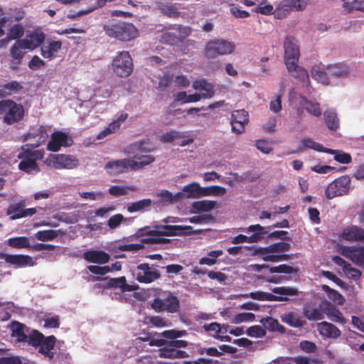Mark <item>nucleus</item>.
Segmentation results:
<instances>
[{
    "mask_svg": "<svg viewBox=\"0 0 364 364\" xmlns=\"http://www.w3.org/2000/svg\"><path fill=\"white\" fill-rule=\"evenodd\" d=\"M29 146V144L21 146V150L18 154V158L21 160L18 168L26 173L35 174L40 171L36 161L43 158L45 151L43 149L33 150Z\"/></svg>",
    "mask_w": 364,
    "mask_h": 364,
    "instance_id": "nucleus-1",
    "label": "nucleus"
},
{
    "mask_svg": "<svg viewBox=\"0 0 364 364\" xmlns=\"http://www.w3.org/2000/svg\"><path fill=\"white\" fill-rule=\"evenodd\" d=\"M105 34L112 38L120 41L127 42L136 38L139 31L132 23L126 21H117L105 25Z\"/></svg>",
    "mask_w": 364,
    "mask_h": 364,
    "instance_id": "nucleus-2",
    "label": "nucleus"
},
{
    "mask_svg": "<svg viewBox=\"0 0 364 364\" xmlns=\"http://www.w3.org/2000/svg\"><path fill=\"white\" fill-rule=\"evenodd\" d=\"M290 248L289 243L279 242L265 247L255 248L253 255L259 256L265 262H279L292 258V255L282 254Z\"/></svg>",
    "mask_w": 364,
    "mask_h": 364,
    "instance_id": "nucleus-3",
    "label": "nucleus"
},
{
    "mask_svg": "<svg viewBox=\"0 0 364 364\" xmlns=\"http://www.w3.org/2000/svg\"><path fill=\"white\" fill-rule=\"evenodd\" d=\"M0 116L6 124L11 125L23 119L24 108L14 100H3L0 101Z\"/></svg>",
    "mask_w": 364,
    "mask_h": 364,
    "instance_id": "nucleus-4",
    "label": "nucleus"
},
{
    "mask_svg": "<svg viewBox=\"0 0 364 364\" xmlns=\"http://www.w3.org/2000/svg\"><path fill=\"white\" fill-rule=\"evenodd\" d=\"M235 49V44L224 39L214 38L208 41L204 48V56L207 59H215L220 55L230 54Z\"/></svg>",
    "mask_w": 364,
    "mask_h": 364,
    "instance_id": "nucleus-5",
    "label": "nucleus"
},
{
    "mask_svg": "<svg viewBox=\"0 0 364 364\" xmlns=\"http://www.w3.org/2000/svg\"><path fill=\"white\" fill-rule=\"evenodd\" d=\"M284 60L287 69L291 70L295 68L300 57L299 48L296 39L292 36H287L284 41Z\"/></svg>",
    "mask_w": 364,
    "mask_h": 364,
    "instance_id": "nucleus-6",
    "label": "nucleus"
},
{
    "mask_svg": "<svg viewBox=\"0 0 364 364\" xmlns=\"http://www.w3.org/2000/svg\"><path fill=\"white\" fill-rule=\"evenodd\" d=\"M114 72L121 77H128L133 70L132 59L128 51L117 53L112 61Z\"/></svg>",
    "mask_w": 364,
    "mask_h": 364,
    "instance_id": "nucleus-7",
    "label": "nucleus"
},
{
    "mask_svg": "<svg viewBox=\"0 0 364 364\" xmlns=\"http://www.w3.org/2000/svg\"><path fill=\"white\" fill-rule=\"evenodd\" d=\"M46 164L55 169H73L79 165V161L71 155L50 154L46 160Z\"/></svg>",
    "mask_w": 364,
    "mask_h": 364,
    "instance_id": "nucleus-8",
    "label": "nucleus"
},
{
    "mask_svg": "<svg viewBox=\"0 0 364 364\" xmlns=\"http://www.w3.org/2000/svg\"><path fill=\"white\" fill-rule=\"evenodd\" d=\"M350 178L348 175L335 179L327 186L325 191L326 197L332 199L347 194L350 190Z\"/></svg>",
    "mask_w": 364,
    "mask_h": 364,
    "instance_id": "nucleus-9",
    "label": "nucleus"
},
{
    "mask_svg": "<svg viewBox=\"0 0 364 364\" xmlns=\"http://www.w3.org/2000/svg\"><path fill=\"white\" fill-rule=\"evenodd\" d=\"M151 306L156 312L166 311L173 314L179 310L180 303L176 296L169 293L164 299L155 298Z\"/></svg>",
    "mask_w": 364,
    "mask_h": 364,
    "instance_id": "nucleus-10",
    "label": "nucleus"
},
{
    "mask_svg": "<svg viewBox=\"0 0 364 364\" xmlns=\"http://www.w3.org/2000/svg\"><path fill=\"white\" fill-rule=\"evenodd\" d=\"M156 232L162 236L187 235L194 233L191 226H182L176 225H156Z\"/></svg>",
    "mask_w": 364,
    "mask_h": 364,
    "instance_id": "nucleus-11",
    "label": "nucleus"
},
{
    "mask_svg": "<svg viewBox=\"0 0 364 364\" xmlns=\"http://www.w3.org/2000/svg\"><path fill=\"white\" fill-rule=\"evenodd\" d=\"M160 272L152 269L148 263H142L136 267V279L140 283H151L160 277Z\"/></svg>",
    "mask_w": 364,
    "mask_h": 364,
    "instance_id": "nucleus-12",
    "label": "nucleus"
},
{
    "mask_svg": "<svg viewBox=\"0 0 364 364\" xmlns=\"http://www.w3.org/2000/svg\"><path fill=\"white\" fill-rule=\"evenodd\" d=\"M0 259H4L6 263L14 265L16 268H21L33 265V259L29 255H9L4 252H0Z\"/></svg>",
    "mask_w": 364,
    "mask_h": 364,
    "instance_id": "nucleus-13",
    "label": "nucleus"
},
{
    "mask_svg": "<svg viewBox=\"0 0 364 364\" xmlns=\"http://www.w3.org/2000/svg\"><path fill=\"white\" fill-rule=\"evenodd\" d=\"M71 144L72 140L69 139L65 133L57 131L52 134L51 139L47 144V149L56 152L60 150L61 146H70Z\"/></svg>",
    "mask_w": 364,
    "mask_h": 364,
    "instance_id": "nucleus-14",
    "label": "nucleus"
},
{
    "mask_svg": "<svg viewBox=\"0 0 364 364\" xmlns=\"http://www.w3.org/2000/svg\"><path fill=\"white\" fill-rule=\"evenodd\" d=\"M24 206L23 202L10 204L7 209L6 214L7 215H10L11 220H16L27 216H32L36 213V208H24Z\"/></svg>",
    "mask_w": 364,
    "mask_h": 364,
    "instance_id": "nucleus-15",
    "label": "nucleus"
},
{
    "mask_svg": "<svg viewBox=\"0 0 364 364\" xmlns=\"http://www.w3.org/2000/svg\"><path fill=\"white\" fill-rule=\"evenodd\" d=\"M27 48L23 45L21 40L17 41L12 46L10 49V55L12 58L10 68L12 70H17L22 63V60L26 53L25 50Z\"/></svg>",
    "mask_w": 364,
    "mask_h": 364,
    "instance_id": "nucleus-16",
    "label": "nucleus"
},
{
    "mask_svg": "<svg viewBox=\"0 0 364 364\" xmlns=\"http://www.w3.org/2000/svg\"><path fill=\"white\" fill-rule=\"evenodd\" d=\"M82 257L89 263L98 264L100 265L107 264L111 258L108 253L101 250H87L83 253Z\"/></svg>",
    "mask_w": 364,
    "mask_h": 364,
    "instance_id": "nucleus-17",
    "label": "nucleus"
},
{
    "mask_svg": "<svg viewBox=\"0 0 364 364\" xmlns=\"http://www.w3.org/2000/svg\"><path fill=\"white\" fill-rule=\"evenodd\" d=\"M341 254L358 266L364 265V247H344Z\"/></svg>",
    "mask_w": 364,
    "mask_h": 364,
    "instance_id": "nucleus-18",
    "label": "nucleus"
},
{
    "mask_svg": "<svg viewBox=\"0 0 364 364\" xmlns=\"http://www.w3.org/2000/svg\"><path fill=\"white\" fill-rule=\"evenodd\" d=\"M108 280L106 287L108 288H119L122 293L127 291H132L136 288L135 286L127 283V279L124 276L118 278H109L108 277H97L95 280Z\"/></svg>",
    "mask_w": 364,
    "mask_h": 364,
    "instance_id": "nucleus-19",
    "label": "nucleus"
},
{
    "mask_svg": "<svg viewBox=\"0 0 364 364\" xmlns=\"http://www.w3.org/2000/svg\"><path fill=\"white\" fill-rule=\"evenodd\" d=\"M45 39L46 35L43 32L35 31L28 36V38L22 39L21 42L28 50H33L41 46Z\"/></svg>",
    "mask_w": 364,
    "mask_h": 364,
    "instance_id": "nucleus-20",
    "label": "nucleus"
},
{
    "mask_svg": "<svg viewBox=\"0 0 364 364\" xmlns=\"http://www.w3.org/2000/svg\"><path fill=\"white\" fill-rule=\"evenodd\" d=\"M307 2L304 0H283L277 9V14L280 11L289 13L291 11H303L306 9Z\"/></svg>",
    "mask_w": 364,
    "mask_h": 364,
    "instance_id": "nucleus-21",
    "label": "nucleus"
},
{
    "mask_svg": "<svg viewBox=\"0 0 364 364\" xmlns=\"http://www.w3.org/2000/svg\"><path fill=\"white\" fill-rule=\"evenodd\" d=\"M317 330L321 336L327 338H338L341 335V331L336 326L327 321L318 323Z\"/></svg>",
    "mask_w": 364,
    "mask_h": 364,
    "instance_id": "nucleus-22",
    "label": "nucleus"
},
{
    "mask_svg": "<svg viewBox=\"0 0 364 364\" xmlns=\"http://www.w3.org/2000/svg\"><path fill=\"white\" fill-rule=\"evenodd\" d=\"M270 229V226L263 227L259 224L252 225L246 228V232H253L250 237V243H255L261 241L262 239L265 238V235H268L269 231Z\"/></svg>",
    "mask_w": 364,
    "mask_h": 364,
    "instance_id": "nucleus-23",
    "label": "nucleus"
},
{
    "mask_svg": "<svg viewBox=\"0 0 364 364\" xmlns=\"http://www.w3.org/2000/svg\"><path fill=\"white\" fill-rule=\"evenodd\" d=\"M61 48L62 42L60 41L48 40L46 44L41 48V55L44 58L52 59Z\"/></svg>",
    "mask_w": 364,
    "mask_h": 364,
    "instance_id": "nucleus-24",
    "label": "nucleus"
},
{
    "mask_svg": "<svg viewBox=\"0 0 364 364\" xmlns=\"http://www.w3.org/2000/svg\"><path fill=\"white\" fill-rule=\"evenodd\" d=\"M157 10L163 15L168 18H178L181 15V11L176 6V4L169 2H156Z\"/></svg>",
    "mask_w": 364,
    "mask_h": 364,
    "instance_id": "nucleus-25",
    "label": "nucleus"
},
{
    "mask_svg": "<svg viewBox=\"0 0 364 364\" xmlns=\"http://www.w3.org/2000/svg\"><path fill=\"white\" fill-rule=\"evenodd\" d=\"M341 237L348 241L355 240L364 242V229L357 226L344 228L341 232Z\"/></svg>",
    "mask_w": 364,
    "mask_h": 364,
    "instance_id": "nucleus-26",
    "label": "nucleus"
},
{
    "mask_svg": "<svg viewBox=\"0 0 364 364\" xmlns=\"http://www.w3.org/2000/svg\"><path fill=\"white\" fill-rule=\"evenodd\" d=\"M128 117L127 113L121 114L119 117L112 122L109 125L100 132L97 136V139H102L110 134L115 133L119 129L122 123H123Z\"/></svg>",
    "mask_w": 364,
    "mask_h": 364,
    "instance_id": "nucleus-27",
    "label": "nucleus"
},
{
    "mask_svg": "<svg viewBox=\"0 0 364 364\" xmlns=\"http://www.w3.org/2000/svg\"><path fill=\"white\" fill-rule=\"evenodd\" d=\"M143 230H139L140 235H146V237H144L141 240V244H167L170 243L171 240L167 238H164L159 235V233L156 232V229L154 230H149L146 233L141 232Z\"/></svg>",
    "mask_w": 364,
    "mask_h": 364,
    "instance_id": "nucleus-28",
    "label": "nucleus"
},
{
    "mask_svg": "<svg viewBox=\"0 0 364 364\" xmlns=\"http://www.w3.org/2000/svg\"><path fill=\"white\" fill-rule=\"evenodd\" d=\"M55 343L56 338L54 336H45L43 341L39 347L38 352L45 357L53 359L54 353L52 350L55 348Z\"/></svg>",
    "mask_w": 364,
    "mask_h": 364,
    "instance_id": "nucleus-29",
    "label": "nucleus"
},
{
    "mask_svg": "<svg viewBox=\"0 0 364 364\" xmlns=\"http://www.w3.org/2000/svg\"><path fill=\"white\" fill-rule=\"evenodd\" d=\"M193 87L197 90H203L205 92L200 94L202 98H211L215 94L214 86L205 80H196L193 83Z\"/></svg>",
    "mask_w": 364,
    "mask_h": 364,
    "instance_id": "nucleus-30",
    "label": "nucleus"
},
{
    "mask_svg": "<svg viewBox=\"0 0 364 364\" xmlns=\"http://www.w3.org/2000/svg\"><path fill=\"white\" fill-rule=\"evenodd\" d=\"M249 296L252 299L258 301H287L289 300L286 296H279L271 293H266L261 291L250 292Z\"/></svg>",
    "mask_w": 364,
    "mask_h": 364,
    "instance_id": "nucleus-31",
    "label": "nucleus"
},
{
    "mask_svg": "<svg viewBox=\"0 0 364 364\" xmlns=\"http://www.w3.org/2000/svg\"><path fill=\"white\" fill-rule=\"evenodd\" d=\"M323 314L333 322L343 324L346 322L343 314L333 305L328 304L323 309Z\"/></svg>",
    "mask_w": 364,
    "mask_h": 364,
    "instance_id": "nucleus-32",
    "label": "nucleus"
},
{
    "mask_svg": "<svg viewBox=\"0 0 364 364\" xmlns=\"http://www.w3.org/2000/svg\"><path fill=\"white\" fill-rule=\"evenodd\" d=\"M303 314L309 321H318L323 318V311L309 304L304 306Z\"/></svg>",
    "mask_w": 364,
    "mask_h": 364,
    "instance_id": "nucleus-33",
    "label": "nucleus"
},
{
    "mask_svg": "<svg viewBox=\"0 0 364 364\" xmlns=\"http://www.w3.org/2000/svg\"><path fill=\"white\" fill-rule=\"evenodd\" d=\"M106 169H109V173L113 175L124 173L127 171L126 159L109 161L105 165Z\"/></svg>",
    "mask_w": 364,
    "mask_h": 364,
    "instance_id": "nucleus-34",
    "label": "nucleus"
},
{
    "mask_svg": "<svg viewBox=\"0 0 364 364\" xmlns=\"http://www.w3.org/2000/svg\"><path fill=\"white\" fill-rule=\"evenodd\" d=\"M281 319L282 322L294 328L302 327L305 323V321L301 319L298 315L293 311L284 314L282 315Z\"/></svg>",
    "mask_w": 364,
    "mask_h": 364,
    "instance_id": "nucleus-35",
    "label": "nucleus"
},
{
    "mask_svg": "<svg viewBox=\"0 0 364 364\" xmlns=\"http://www.w3.org/2000/svg\"><path fill=\"white\" fill-rule=\"evenodd\" d=\"M11 336L16 337L19 342H26L28 336L25 333L26 326L18 321H12L10 325Z\"/></svg>",
    "mask_w": 364,
    "mask_h": 364,
    "instance_id": "nucleus-36",
    "label": "nucleus"
},
{
    "mask_svg": "<svg viewBox=\"0 0 364 364\" xmlns=\"http://www.w3.org/2000/svg\"><path fill=\"white\" fill-rule=\"evenodd\" d=\"M325 123L327 127L336 131L339 127V119L336 112L333 109H327L323 113Z\"/></svg>",
    "mask_w": 364,
    "mask_h": 364,
    "instance_id": "nucleus-37",
    "label": "nucleus"
},
{
    "mask_svg": "<svg viewBox=\"0 0 364 364\" xmlns=\"http://www.w3.org/2000/svg\"><path fill=\"white\" fill-rule=\"evenodd\" d=\"M6 243L8 246L14 249H23L30 247V239L26 236L9 238L6 241Z\"/></svg>",
    "mask_w": 364,
    "mask_h": 364,
    "instance_id": "nucleus-38",
    "label": "nucleus"
},
{
    "mask_svg": "<svg viewBox=\"0 0 364 364\" xmlns=\"http://www.w3.org/2000/svg\"><path fill=\"white\" fill-rule=\"evenodd\" d=\"M288 71L291 73V76L301 82L303 86H308L309 85L310 80L307 70L301 67H299L298 64H295L294 69Z\"/></svg>",
    "mask_w": 364,
    "mask_h": 364,
    "instance_id": "nucleus-39",
    "label": "nucleus"
},
{
    "mask_svg": "<svg viewBox=\"0 0 364 364\" xmlns=\"http://www.w3.org/2000/svg\"><path fill=\"white\" fill-rule=\"evenodd\" d=\"M324 153L333 154L334 156V160L340 164H348L352 161V157L350 154L341 150L326 148V149L324 150Z\"/></svg>",
    "mask_w": 364,
    "mask_h": 364,
    "instance_id": "nucleus-40",
    "label": "nucleus"
},
{
    "mask_svg": "<svg viewBox=\"0 0 364 364\" xmlns=\"http://www.w3.org/2000/svg\"><path fill=\"white\" fill-rule=\"evenodd\" d=\"M182 191L188 198H198L201 197L202 187L198 183L193 182L186 185Z\"/></svg>",
    "mask_w": 364,
    "mask_h": 364,
    "instance_id": "nucleus-41",
    "label": "nucleus"
},
{
    "mask_svg": "<svg viewBox=\"0 0 364 364\" xmlns=\"http://www.w3.org/2000/svg\"><path fill=\"white\" fill-rule=\"evenodd\" d=\"M311 73L312 77L318 82L323 84H328L329 75L327 70L325 71L321 70L319 66L314 65L312 67Z\"/></svg>",
    "mask_w": 364,
    "mask_h": 364,
    "instance_id": "nucleus-42",
    "label": "nucleus"
},
{
    "mask_svg": "<svg viewBox=\"0 0 364 364\" xmlns=\"http://www.w3.org/2000/svg\"><path fill=\"white\" fill-rule=\"evenodd\" d=\"M23 88L21 85L17 81H11L3 85L0 89V97H5L11 95L13 92H16Z\"/></svg>",
    "mask_w": 364,
    "mask_h": 364,
    "instance_id": "nucleus-43",
    "label": "nucleus"
},
{
    "mask_svg": "<svg viewBox=\"0 0 364 364\" xmlns=\"http://www.w3.org/2000/svg\"><path fill=\"white\" fill-rule=\"evenodd\" d=\"M260 323L263 326L269 331H278L281 332L284 331V327L279 324V321L270 316L262 318Z\"/></svg>",
    "mask_w": 364,
    "mask_h": 364,
    "instance_id": "nucleus-44",
    "label": "nucleus"
},
{
    "mask_svg": "<svg viewBox=\"0 0 364 364\" xmlns=\"http://www.w3.org/2000/svg\"><path fill=\"white\" fill-rule=\"evenodd\" d=\"M225 193V188L220 186H210L207 187H202L201 197L208 196H223Z\"/></svg>",
    "mask_w": 364,
    "mask_h": 364,
    "instance_id": "nucleus-45",
    "label": "nucleus"
},
{
    "mask_svg": "<svg viewBox=\"0 0 364 364\" xmlns=\"http://www.w3.org/2000/svg\"><path fill=\"white\" fill-rule=\"evenodd\" d=\"M151 205V200L146 198L142 199L139 201H136L130 203L127 206V210L129 213H134L136 211H141L149 208Z\"/></svg>",
    "mask_w": 364,
    "mask_h": 364,
    "instance_id": "nucleus-46",
    "label": "nucleus"
},
{
    "mask_svg": "<svg viewBox=\"0 0 364 364\" xmlns=\"http://www.w3.org/2000/svg\"><path fill=\"white\" fill-rule=\"evenodd\" d=\"M343 7L347 12L353 10L364 11V0H342Z\"/></svg>",
    "mask_w": 364,
    "mask_h": 364,
    "instance_id": "nucleus-47",
    "label": "nucleus"
},
{
    "mask_svg": "<svg viewBox=\"0 0 364 364\" xmlns=\"http://www.w3.org/2000/svg\"><path fill=\"white\" fill-rule=\"evenodd\" d=\"M186 136L185 133L176 130H171L160 136V141L163 143H171L175 140L183 139Z\"/></svg>",
    "mask_w": 364,
    "mask_h": 364,
    "instance_id": "nucleus-48",
    "label": "nucleus"
},
{
    "mask_svg": "<svg viewBox=\"0 0 364 364\" xmlns=\"http://www.w3.org/2000/svg\"><path fill=\"white\" fill-rule=\"evenodd\" d=\"M215 205V201L204 200L194 202L192 206L198 212H207L214 208Z\"/></svg>",
    "mask_w": 364,
    "mask_h": 364,
    "instance_id": "nucleus-49",
    "label": "nucleus"
},
{
    "mask_svg": "<svg viewBox=\"0 0 364 364\" xmlns=\"http://www.w3.org/2000/svg\"><path fill=\"white\" fill-rule=\"evenodd\" d=\"M327 70L331 77H343L348 73V70L346 66L337 64L328 65Z\"/></svg>",
    "mask_w": 364,
    "mask_h": 364,
    "instance_id": "nucleus-50",
    "label": "nucleus"
},
{
    "mask_svg": "<svg viewBox=\"0 0 364 364\" xmlns=\"http://www.w3.org/2000/svg\"><path fill=\"white\" fill-rule=\"evenodd\" d=\"M128 191H136V188L135 186H112L109 188V193L112 196L118 197L127 195L128 193Z\"/></svg>",
    "mask_w": 364,
    "mask_h": 364,
    "instance_id": "nucleus-51",
    "label": "nucleus"
},
{
    "mask_svg": "<svg viewBox=\"0 0 364 364\" xmlns=\"http://www.w3.org/2000/svg\"><path fill=\"white\" fill-rule=\"evenodd\" d=\"M58 235V232L54 230H39L35 234L36 238L43 242L53 240Z\"/></svg>",
    "mask_w": 364,
    "mask_h": 364,
    "instance_id": "nucleus-52",
    "label": "nucleus"
},
{
    "mask_svg": "<svg viewBox=\"0 0 364 364\" xmlns=\"http://www.w3.org/2000/svg\"><path fill=\"white\" fill-rule=\"evenodd\" d=\"M45 336L37 330H33L30 335L28 336V344L31 345L34 348L40 347L42 342L43 341Z\"/></svg>",
    "mask_w": 364,
    "mask_h": 364,
    "instance_id": "nucleus-53",
    "label": "nucleus"
},
{
    "mask_svg": "<svg viewBox=\"0 0 364 364\" xmlns=\"http://www.w3.org/2000/svg\"><path fill=\"white\" fill-rule=\"evenodd\" d=\"M272 291L274 294H279V296H296L299 294V290L291 287H274L272 289Z\"/></svg>",
    "mask_w": 364,
    "mask_h": 364,
    "instance_id": "nucleus-54",
    "label": "nucleus"
},
{
    "mask_svg": "<svg viewBox=\"0 0 364 364\" xmlns=\"http://www.w3.org/2000/svg\"><path fill=\"white\" fill-rule=\"evenodd\" d=\"M24 34V27L21 23H16L12 26L7 35L11 38L12 40H16L21 38Z\"/></svg>",
    "mask_w": 364,
    "mask_h": 364,
    "instance_id": "nucleus-55",
    "label": "nucleus"
},
{
    "mask_svg": "<svg viewBox=\"0 0 364 364\" xmlns=\"http://www.w3.org/2000/svg\"><path fill=\"white\" fill-rule=\"evenodd\" d=\"M231 119L246 124L249 122L248 112L245 109L235 110L231 114Z\"/></svg>",
    "mask_w": 364,
    "mask_h": 364,
    "instance_id": "nucleus-56",
    "label": "nucleus"
},
{
    "mask_svg": "<svg viewBox=\"0 0 364 364\" xmlns=\"http://www.w3.org/2000/svg\"><path fill=\"white\" fill-rule=\"evenodd\" d=\"M252 11L257 14H261L263 15H270L274 13V7L270 4H265L263 1L260 2Z\"/></svg>",
    "mask_w": 364,
    "mask_h": 364,
    "instance_id": "nucleus-57",
    "label": "nucleus"
},
{
    "mask_svg": "<svg viewBox=\"0 0 364 364\" xmlns=\"http://www.w3.org/2000/svg\"><path fill=\"white\" fill-rule=\"evenodd\" d=\"M304 109L315 117H319L321 114L320 105L318 102L306 100L304 104Z\"/></svg>",
    "mask_w": 364,
    "mask_h": 364,
    "instance_id": "nucleus-58",
    "label": "nucleus"
},
{
    "mask_svg": "<svg viewBox=\"0 0 364 364\" xmlns=\"http://www.w3.org/2000/svg\"><path fill=\"white\" fill-rule=\"evenodd\" d=\"M187 335L186 330H166L161 333V336L167 339L175 340L176 338L184 336Z\"/></svg>",
    "mask_w": 364,
    "mask_h": 364,
    "instance_id": "nucleus-59",
    "label": "nucleus"
},
{
    "mask_svg": "<svg viewBox=\"0 0 364 364\" xmlns=\"http://www.w3.org/2000/svg\"><path fill=\"white\" fill-rule=\"evenodd\" d=\"M296 272V270L294 267L284 264L276 267H272L269 268L270 273L291 274Z\"/></svg>",
    "mask_w": 364,
    "mask_h": 364,
    "instance_id": "nucleus-60",
    "label": "nucleus"
},
{
    "mask_svg": "<svg viewBox=\"0 0 364 364\" xmlns=\"http://www.w3.org/2000/svg\"><path fill=\"white\" fill-rule=\"evenodd\" d=\"M301 143L303 146L317 151L324 152V150L326 149V148L323 147L321 144L317 143L311 139H304L301 141Z\"/></svg>",
    "mask_w": 364,
    "mask_h": 364,
    "instance_id": "nucleus-61",
    "label": "nucleus"
},
{
    "mask_svg": "<svg viewBox=\"0 0 364 364\" xmlns=\"http://www.w3.org/2000/svg\"><path fill=\"white\" fill-rule=\"evenodd\" d=\"M124 220L126 221L127 219L124 218L122 214L117 213L109 218L107 221V225L110 229H115L118 228Z\"/></svg>",
    "mask_w": 364,
    "mask_h": 364,
    "instance_id": "nucleus-62",
    "label": "nucleus"
},
{
    "mask_svg": "<svg viewBox=\"0 0 364 364\" xmlns=\"http://www.w3.org/2000/svg\"><path fill=\"white\" fill-rule=\"evenodd\" d=\"M159 355L160 358L174 359V348L169 346V343H166L159 350Z\"/></svg>",
    "mask_w": 364,
    "mask_h": 364,
    "instance_id": "nucleus-63",
    "label": "nucleus"
},
{
    "mask_svg": "<svg viewBox=\"0 0 364 364\" xmlns=\"http://www.w3.org/2000/svg\"><path fill=\"white\" fill-rule=\"evenodd\" d=\"M255 319V316L252 313H240L234 317L232 322L234 323H240L242 322L253 321Z\"/></svg>",
    "mask_w": 364,
    "mask_h": 364,
    "instance_id": "nucleus-64",
    "label": "nucleus"
}]
</instances>
